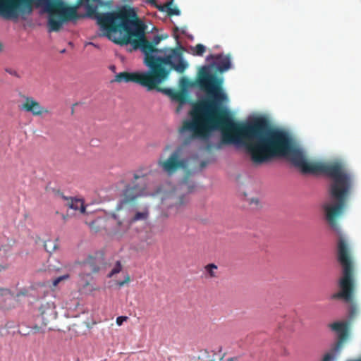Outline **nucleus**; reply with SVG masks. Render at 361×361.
I'll return each mask as SVG.
<instances>
[{
  "instance_id": "nucleus-32",
  "label": "nucleus",
  "mask_w": 361,
  "mask_h": 361,
  "mask_svg": "<svg viewBox=\"0 0 361 361\" xmlns=\"http://www.w3.org/2000/svg\"><path fill=\"white\" fill-rule=\"evenodd\" d=\"M32 329L35 331L34 333H36V332H39V329H40V327H39L38 326L35 325Z\"/></svg>"
},
{
  "instance_id": "nucleus-29",
  "label": "nucleus",
  "mask_w": 361,
  "mask_h": 361,
  "mask_svg": "<svg viewBox=\"0 0 361 361\" xmlns=\"http://www.w3.org/2000/svg\"><path fill=\"white\" fill-rule=\"evenodd\" d=\"M331 359H332V356H331L330 354H326V355L324 357V358H323L322 361H331Z\"/></svg>"
},
{
  "instance_id": "nucleus-34",
  "label": "nucleus",
  "mask_w": 361,
  "mask_h": 361,
  "mask_svg": "<svg viewBox=\"0 0 361 361\" xmlns=\"http://www.w3.org/2000/svg\"><path fill=\"white\" fill-rule=\"evenodd\" d=\"M215 147H216V149H221V143H218V144L215 146Z\"/></svg>"
},
{
  "instance_id": "nucleus-14",
  "label": "nucleus",
  "mask_w": 361,
  "mask_h": 361,
  "mask_svg": "<svg viewBox=\"0 0 361 361\" xmlns=\"http://www.w3.org/2000/svg\"><path fill=\"white\" fill-rule=\"evenodd\" d=\"M216 60V62L213 63L212 66H216V69L222 73L230 69L231 63L230 56L223 54L213 55L210 54L207 57V61Z\"/></svg>"
},
{
  "instance_id": "nucleus-25",
  "label": "nucleus",
  "mask_w": 361,
  "mask_h": 361,
  "mask_svg": "<svg viewBox=\"0 0 361 361\" xmlns=\"http://www.w3.org/2000/svg\"><path fill=\"white\" fill-rule=\"evenodd\" d=\"M128 317L126 316H120L116 318V324L118 326H121L123 323L128 319Z\"/></svg>"
},
{
  "instance_id": "nucleus-9",
  "label": "nucleus",
  "mask_w": 361,
  "mask_h": 361,
  "mask_svg": "<svg viewBox=\"0 0 361 361\" xmlns=\"http://www.w3.org/2000/svg\"><path fill=\"white\" fill-rule=\"evenodd\" d=\"M80 264L82 268V271L79 274L82 280H85V276H90L92 274L97 273L99 270V262L96 257L92 256H89ZM89 285L90 283L88 281H84L82 289L85 290Z\"/></svg>"
},
{
  "instance_id": "nucleus-30",
  "label": "nucleus",
  "mask_w": 361,
  "mask_h": 361,
  "mask_svg": "<svg viewBox=\"0 0 361 361\" xmlns=\"http://www.w3.org/2000/svg\"><path fill=\"white\" fill-rule=\"evenodd\" d=\"M190 172L188 171L184 179H183V183L186 184L188 183V176H190Z\"/></svg>"
},
{
  "instance_id": "nucleus-31",
  "label": "nucleus",
  "mask_w": 361,
  "mask_h": 361,
  "mask_svg": "<svg viewBox=\"0 0 361 361\" xmlns=\"http://www.w3.org/2000/svg\"><path fill=\"white\" fill-rule=\"evenodd\" d=\"M207 165V161H201V163H200V168H201V169H203V168H204Z\"/></svg>"
},
{
  "instance_id": "nucleus-38",
  "label": "nucleus",
  "mask_w": 361,
  "mask_h": 361,
  "mask_svg": "<svg viewBox=\"0 0 361 361\" xmlns=\"http://www.w3.org/2000/svg\"><path fill=\"white\" fill-rule=\"evenodd\" d=\"M228 361H234V358L233 357H231L228 360Z\"/></svg>"
},
{
  "instance_id": "nucleus-35",
  "label": "nucleus",
  "mask_w": 361,
  "mask_h": 361,
  "mask_svg": "<svg viewBox=\"0 0 361 361\" xmlns=\"http://www.w3.org/2000/svg\"><path fill=\"white\" fill-rule=\"evenodd\" d=\"M99 221V220H95V221H92L91 226H93L94 224H98Z\"/></svg>"
},
{
  "instance_id": "nucleus-16",
  "label": "nucleus",
  "mask_w": 361,
  "mask_h": 361,
  "mask_svg": "<svg viewBox=\"0 0 361 361\" xmlns=\"http://www.w3.org/2000/svg\"><path fill=\"white\" fill-rule=\"evenodd\" d=\"M62 197L67 201L66 205L69 208L75 211L78 210L82 214L85 212V207L82 200L72 197L67 198L64 196H62Z\"/></svg>"
},
{
  "instance_id": "nucleus-3",
  "label": "nucleus",
  "mask_w": 361,
  "mask_h": 361,
  "mask_svg": "<svg viewBox=\"0 0 361 361\" xmlns=\"http://www.w3.org/2000/svg\"><path fill=\"white\" fill-rule=\"evenodd\" d=\"M146 27L135 8H131L113 42L121 46L131 44L133 50H141L145 54V65L150 70L161 74L166 80L172 70L183 73L188 64L182 53L176 49H157L155 47L167 35H155L152 41L149 42L145 37Z\"/></svg>"
},
{
  "instance_id": "nucleus-22",
  "label": "nucleus",
  "mask_w": 361,
  "mask_h": 361,
  "mask_svg": "<svg viewBox=\"0 0 361 361\" xmlns=\"http://www.w3.org/2000/svg\"><path fill=\"white\" fill-rule=\"evenodd\" d=\"M357 314V309L355 305H351L348 311V319L352 321L355 319Z\"/></svg>"
},
{
  "instance_id": "nucleus-23",
  "label": "nucleus",
  "mask_w": 361,
  "mask_h": 361,
  "mask_svg": "<svg viewBox=\"0 0 361 361\" xmlns=\"http://www.w3.org/2000/svg\"><path fill=\"white\" fill-rule=\"evenodd\" d=\"M122 266L119 261L116 262V264L115 267L111 270V273L109 274V276H112L113 275L119 273L121 271Z\"/></svg>"
},
{
  "instance_id": "nucleus-24",
  "label": "nucleus",
  "mask_w": 361,
  "mask_h": 361,
  "mask_svg": "<svg viewBox=\"0 0 361 361\" xmlns=\"http://www.w3.org/2000/svg\"><path fill=\"white\" fill-rule=\"evenodd\" d=\"M68 278H69L68 274H65V275H63V276L56 278L53 281V283H52L53 286L56 287L61 281L68 279Z\"/></svg>"
},
{
  "instance_id": "nucleus-26",
  "label": "nucleus",
  "mask_w": 361,
  "mask_h": 361,
  "mask_svg": "<svg viewBox=\"0 0 361 361\" xmlns=\"http://www.w3.org/2000/svg\"><path fill=\"white\" fill-rule=\"evenodd\" d=\"M130 281V276L129 275H127L126 277H125V279L122 281H120L118 283V285L121 287V286H123L125 284L128 283L129 281Z\"/></svg>"
},
{
  "instance_id": "nucleus-19",
  "label": "nucleus",
  "mask_w": 361,
  "mask_h": 361,
  "mask_svg": "<svg viewBox=\"0 0 361 361\" xmlns=\"http://www.w3.org/2000/svg\"><path fill=\"white\" fill-rule=\"evenodd\" d=\"M218 267L214 264H209L204 267V269L207 276L210 278H216L217 277L216 270Z\"/></svg>"
},
{
  "instance_id": "nucleus-13",
  "label": "nucleus",
  "mask_w": 361,
  "mask_h": 361,
  "mask_svg": "<svg viewBox=\"0 0 361 361\" xmlns=\"http://www.w3.org/2000/svg\"><path fill=\"white\" fill-rule=\"evenodd\" d=\"M154 90H157L159 92H164L169 95L172 99L178 102L179 106L177 108V112L180 111L182 105L185 104L188 101V94L184 90L176 91L170 89L161 88L159 87V85H157Z\"/></svg>"
},
{
  "instance_id": "nucleus-10",
  "label": "nucleus",
  "mask_w": 361,
  "mask_h": 361,
  "mask_svg": "<svg viewBox=\"0 0 361 361\" xmlns=\"http://www.w3.org/2000/svg\"><path fill=\"white\" fill-rule=\"evenodd\" d=\"M161 200L163 204L168 205L169 208L175 207L177 210L188 202L186 197L178 193L176 190L168 192Z\"/></svg>"
},
{
  "instance_id": "nucleus-36",
  "label": "nucleus",
  "mask_w": 361,
  "mask_h": 361,
  "mask_svg": "<svg viewBox=\"0 0 361 361\" xmlns=\"http://www.w3.org/2000/svg\"><path fill=\"white\" fill-rule=\"evenodd\" d=\"M6 267L2 266L1 264H0V271H2L3 269H4Z\"/></svg>"
},
{
  "instance_id": "nucleus-5",
  "label": "nucleus",
  "mask_w": 361,
  "mask_h": 361,
  "mask_svg": "<svg viewBox=\"0 0 361 361\" xmlns=\"http://www.w3.org/2000/svg\"><path fill=\"white\" fill-rule=\"evenodd\" d=\"M166 79L154 70L145 72H121L116 75L114 80L117 82H135L142 87H147L148 90L155 89L157 85L161 84Z\"/></svg>"
},
{
  "instance_id": "nucleus-28",
  "label": "nucleus",
  "mask_w": 361,
  "mask_h": 361,
  "mask_svg": "<svg viewBox=\"0 0 361 361\" xmlns=\"http://www.w3.org/2000/svg\"><path fill=\"white\" fill-rule=\"evenodd\" d=\"M250 204H255L256 207L259 205V200L257 198H252L250 202Z\"/></svg>"
},
{
  "instance_id": "nucleus-17",
  "label": "nucleus",
  "mask_w": 361,
  "mask_h": 361,
  "mask_svg": "<svg viewBox=\"0 0 361 361\" xmlns=\"http://www.w3.org/2000/svg\"><path fill=\"white\" fill-rule=\"evenodd\" d=\"M173 3L167 1L166 4L158 7V10L162 12H166L169 16H179L180 13V10L177 8H171Z\"/></svg>"
},
{
  "instance_id": "nucleus-39",
  "label": "nucleus",
  "mask_w": 361,
  "mask_h": 361,
  "mask_svg": "<svg viewBox=\"0 0 361 361\" xmlns=\"http://www.w3.org/2000/svg\"><path fill=\"white\" fill-rule=\"evenodd\" d=\"M168 1H171V3H173V0H168Z\"/></svg>"
},
{
  "instance_id": "nucleus-6",
  "label": "nucleus",
  "mask_w": 361,
  "mask_h": 361,
  "mask_svg": "<svg viewBox=\"0 0 361 361\" xmlns=\"http://www.w3.org/2000/svg\"><path fill=\"white\" fill-rule=\"evenodd\" d=\"M126 208L118 204L115 211L107 216L105 228L110 235L121 238L127 233L130 224L126 219Z\"/></svg>"
},
{
  "instance_id": "nucleus-1",
  "label": "nucleus",
  "mask_w": 361,
  "mask_h": 361,
  "mask_svg": "<svg viewBox=\"0 0 361 361\" xmlns=\"http://www.w3.org/2000/svg\"><path fill=\"white\" fill-rule=\"evenodd\" d=\"M197 82L210 99L194 103L189 112L190 119L185 120L179 129L185 145L195 140H207L212 131L221 129L224 143L243 145L255 164L267 163L276 157H286L303 173H322L331 179L329 198L322 208L325 219L338 231V219L344 212L353 192V174L341 161L330 163L309 161L302 149L292 143L283 130L271 128L264 117L247 123L233 120L228 111L221 107L227 101L222 90L223 80L210 73L209 66H202Z\"/></svg>"
},
{
  "instance_id": "nucleus-2",
  "label": "nucleus",
  "mask_w": 361,
  "mask_h": 361,
  "mask_svg": "<svg viewBox=\"0 0 361 361\" xmlns=\"http://www.w3.org/2000/svg\"><path fill=\"white\" fill-rule=\"evenodd\" d=\"M113 0H77L68 5L63 0H0V16L6 20L25 18L34 8H42L47 13L49 32L60 31L63 25L79 19L78 9L83 8L85 16L96 20L102 35L113 42L132 7L123 6L109 12H99V8H111Z\"/></svg>"
},
{
  "instance_id": "nucleus-12",
  "label": "nucleus",
  "mask_w": 361,
  "mask_h": 361,
  "mask_svg": "<svg viewBox=\"0 0 361 361\" xmlns=\"http://www.w3.org/2000/svg\"><path fill=\"white\" fill-rule=\"evenodd\" d=\"M40 318L42 324L47 326L51 321L56 319L57 313L53 303L46 302L39 307Z\"/></svg>"
},
{
  "instance_id": "nucleus-11",
  "label": "nucleus",
  "mask_w": 361,
  "mask_h": 361,
  "mask_svg": "<svg viewBox=\"0 0 361 361\" xmlns=\"http://www.w3.org/2000/svg\"><path fill=\"white\" fill-rule=\"evenodd\" d=\"M20 109L31 113L35 116H40L43 114H48L49 111L42 106L40 104L32 97H26L20 106Z\"/></svg>"
},
{
  "instance_id": "nucleus-33",
  "label": "nucleus",
  "mask_w": 361,
  "mask_h": 361,
  "mask_svg": "<svg viewBox=\"0 0 361 361\" xmlns=\"http://www.w3.org/2000/svg\"><path fill=\"white\" fill-rule=\"evenodd\" d=\"M212 149V146L211 144H208L207 146H206V149L207 151H210L211 149Z\"/></svg>"
},
{
  "instance_id": "nucleus-4",
  "label": "nucleus",
  "mask_w": 361,
  "mask_h": 361,
  "mask_svg": "<svg viewBox=\"0 0 361 361\" xmlns=\"http://www.w3.org/2000/svg\"><path fill=\"white\" fill-rule=\"evenodd\" d=\"M337 258L342 267V276L338 281L340 291L334 293L333 300L343 299L352 302L355 291L354 265L351 250L347 240L340 235L337 243Z\"/></svg>"
},
{
  "instance_id": "nucleus-27",
  "label": "nucleus",
  "mask_w": 361,
  "mask_h": 361,
  "mask_svg": "<svg viewBox=\"0 0 361 361\" xmlns=\"http://www.w3.org/2000/svg\"><path fill=\"white\" fill-rule=\"evenodd\" d=\"M149 3H150L152 6H154V7H156L157 9H158V7L161 6V4H158L157 3V1L156 0H147Z\"/></svg>"
},
{
  "instance_id": "nucleus-20",
  "label": "nucleus",
  "mask_w": 361,
  "mask_h": 361,
  "mask_svg": "<svg viewBox=\"0 0 361 361\" xmlns=\"http://www.w3.org/2000/svg\"><path fill=\"white\" fill-rule=\"evenodd\" d=\"M206 51V47L202 44H197L192 48V54L197 56H202Z\"/></svg>"
},
{
  "instance_id": "nucleus-8",
  "label": "nucleus",
  "mask_w": 361,
  "mask_h": 361,
  "mask_svg": "<svg viewBox=\"0 0 361 361\" xmlns=\"http://www.w3.org/2000/svg\"><path fill=\"white\" fill-rule=\"evenodd\" d=\"M146 176L134 174L132 185H127L123 191V199L118 204L125 208L127 204H133L135 200L142 195L145 190Z\"/></svg>"
},
{
  "instance_id": "nucleus-18",
  "label": "nucleus",
  "mask_w": 361,
  "mask_h": 361,
  "mask_svg": "<svg viewBox=\"0 0 361 361\" xmlns=\"http://www.w3.org/2000/svg\"><path fill=\"white\" fill-rule=\"evenodd\" d=\"M148 215L149 213L147 211L136 212L135 214L129 220L130 225L137 221L146 220Z\"/></svg>"
},
{
  "instance_id": "nucleus-21",
  "label": "nucleus",
  "mask_w": 361,
  "mask_h": 361,
  "mask_svg": "<svg viewBox=\"0 0 361 361\" xmlns=\"http://www.w3.org/2000/svg\"><path fill=\"white\" fill-rule=\"evenodd\" d=\"M44 247L47 252L51 253L57 248V244L51 240H47L44 242Z\"/></svg>"
},
{
  "instance_id": "nucleus-7",
  "label": "nucleus",
  "mask_w": 361,
  "mask_h": 361,
  "mask_svg": "<svg viewBox=\"0 0 361 361\" xmlns=\"http://www.w3.org/2000/svg\"><path fill=\"white\" fill-rule=\"evenodd\" d=\"M157 165L168 176H172L180 170L188 168V160L183 157L181 149L173 150L167 158H159Z\"/></svg>"
},
{
  "instance_id": "nucleus-37",
  "label": "nucleus",
  "mask_w": 361,
  "mask_h": 361,
  "mask_svg": "<svg viewBox=\"0 0 361 361\" xmlns=\"http://www.w3.org/2000/svg\"><path fill=\"white\" fill-rule=\"evenodd\" d=\"M194 187H195L194 185H192V186H190V185H188V189L190 190H192V188H194Z\"/></svg>"
},
{
  "instance_id": "nucleus-15",
  "label": "nucleus",
  "mask_w": 361,
  "mask_h": 361,
  "mask_svg": "<svg viewBox=\"0 0 361 361\" xmlns=\"http://www.w3.org/2000/svg\"><path fill=\"white\" fill-rule=\"evenodd\" d=\"M348 325L349 323L347 322H338L329 325L333 331L338 333L339 343H343L347 339L348 336Z\"/></svg>"
}]
</instances>
